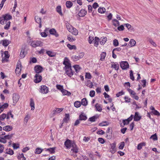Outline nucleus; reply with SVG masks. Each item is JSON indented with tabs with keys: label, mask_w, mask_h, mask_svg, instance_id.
<instances>
[{
	"label": "nucleus",
	"mask_w": 160,
	"mask_h": 160,
	"mask_svg": "<svg viewBox=\"0 0 160 160\" xmlns=\"http://www.w3.org/2000/svg\"><path fill=\"white\" fill-rule=\"evenodd\" d=\"M63 64L65 65L64 68L65 70V72L67 75L70 77H71L73 74V72L71 68V64L69 62L68 59L65 57L64 58Z\"/></svg>",
	"instance_id": "f257e3e1"
},
{
	"label": "nucleus",
	"mask_w": 160,
	"mask_h": 160,
	"mask_svg": "<svg viewBox=\"0 0 160 160\" xmlns=\"http://www.w3.org/2000/svg\"><path fill=\"white\" fill-rule=\"evenodd\" d=\"M12 18V16L9 14L3 15L2 17H0V23L2 24H4Z\"/></svg>",
	"instance_id": "f03ea898"
},
{
	"label": "nucleus",
	"mask_w": 160,
	"mask_h": 160,
	"mask_svg": "<svg viewBox=\"0 0 160 160\" xmlns=\"http://www.w3.org/2000/svg\"><path fill=\"white\" fill-rule=\"evenodd\" d=\"M72 148L71 149V151L70 152L71 153L72 155L74 157H76L77 155L75 154L74 155L72 154V153L73 152H74L75 153H78L79 151V149L75 143H72Z\"/></svg>",
	"instance_id": "7ed1b4c3"
},
{
	"label": "nucleus",
	"mask_w": 160,
	"mask_h": 160,
	"mask_svg": "<svg viewBox=\"0 0 160 160\" xmlns=\"http://www.w3.org/2000/svg\"><path fill=\"white\" fill-rule=\"evenodd\" d=\"M40 89L39 92L42 94H46L49 91L48 88L45 85H42Z\"/></svg>",
	"instance_id": "20e7f679"
},
{
	"label": "nucleus",
	"mask_w": 160,
	"mask_h": 160,
	"mask_svg": "<svg viewBox=\"0 0 160 160\" xmlns=\"http://www.w3.org/2000/svg\"><path fill=\"white\" fill-rule=\"evenodd\" d=\"M120 66L123 70H126L129 68V65L127 62L122 61L120 64Z\"/></svg>",
	"instance_id": "39448f33"
},
{
	"label": "nucleus",
	"mask_w": 160,
	"mask_h": 160,
	"mask_svg": "<svg viewBox=\"0 0 160 160\" xmlns=\"http://www.w3.org/2000/svg\"><path fill=\"white\" fill-rule=\"evenodd\" d=\"M43 69V68L39 65L36 66L34 68V71L36 74H39V73L42 72Z\"/></svg>",
	"instance_id": "423d86ee"
},
{
	"label": "nucleus",
	"mask_w": 160,
	"mask_h": 160,
	"mask_svg": "<svg viewBox=\"0 0 160 160\" xmlns=\"http://www.w3.org/2000/svg\"><path fill=\"white\" fill-rule=\"evenodd\" d=\"M34 82L36 83H38L41 82L42 78L41 75L38 74H36L34 76Z\"/></svg>",
	"instance_id": "0eeeda50"
},
{
	"label": "nucleus",
	"mask_w": 160,
	"mask_h": 160,
	"mask_svg": "<svg viewBox=\"0 0 160 160\" xmlns=\"http://www.w3.org/2000/svg\"><path fill=\"white\" fill-rule=\"evenodd\" d=\"M31 45L34 48L38 46H42V42L40 41H33L31 42Z\"/></svg>",
	"instance_id": "6e6552de"
},
{
	"label": "nucleus",
	"mask_w": 160,
	"mask_h": 160,
	"mask_svg": "<svg viewBox=\"0 0 160 160\" xmlns=\"http://www.w3.org/2000/svg\"><path fill=\"white\" fill-rule=\"evenodd\" d=\"M72 143H75V142L70 140L67 139L65 142L64 145L67 148H70L72 147Z\"/></svg>",
	"instance_id": "1a4fd4ad"
},
{
	"label": "nucleus",
	"mask_w": 160,
	"mask_h": 160,
	"mask_svg": "<svg viewBox=\"0 0 160 160\" xmlns=\"http://www.w3.org/2000/svg\"><path fill=\"white\" fill-rule=\"evenodd\" d=\"M21 71V65L20 62H18L15 72L16 74L19 75Z\"/></svg>",
	"instance_id": "9d476101"
},
{
	"label": "nucleus",
	"mask_w": 160,
	"mask_h": 160,
	"mask_svg": "<svg viewBox=\"0 0 160 160\" xmlns=\"http://www.w3.org/2000/svg\"><path fill=\"white\" fill-rule=\"evenodd\" d=\"M110 146L111 147L110 148V151L112 153H114L116 151V143L115 142H114L110 144Z\"/></svg>",
	"instance_id": "9b49d317"
},
{
	"label": "nucleus",
	"mask_w": 160,
	"mask_h": 160,
	"mask_svg": "<svg viewBox=\"0 0 160 160\" xmlns=\"http://www.w3.org/2000/svg\"><path fill=\"white\" fill-rule=\"evenodd\" d=\"M19 98V96L18 95L14 93L13 94L12 99L13 101V105H15L16 102L18 101Z\"/></svg>",
	"instance_id": "f8f14e48"
},
{
	"label": "nucleus",
	"mask_w": 160,
	"mask_h": 160,
	"mask_svg": "<svg viewBox=\"0 0 160 160\" xmlns=\"http://www.w3.org/2000/svg\"><path fill=\"white\" fill-rule=\"evenodd\" d=\"M87 13V11L84 9H82L78 13V15L79 17H84Z\"/></svg>",
	"instance_id": "ddd939ff"
},
{
	"label": "nucleus",
	"mask_w": 160,
	"mask_h": 160,
	"mask_svg": "<svg viewBox=\"0 0 160 160\" xmlns=\"http://www.w3.org/2000/svg\"><path fill=\"white\" fill-rule=\"evenodd\" d=\"M49 32L50 34L54 35L56 37L59 36L56 30L54 28L50 29L49 30Z\"/></svg>",
	"instance_id": "4468645a"
},
{
	"label": "nucleus",
	"mask_w": 160,
	"mask_h": 160,
	"mask_svg": "<svg viewBox=\"0 0 160 160\" xmlns=\"http://www.w3.org/2000/svg\"><path fill=\"white\" fill-rule=\"evenodd\" d=\"M87 118L86 115L83 113H82L79 116V119L80 120H86Z\"/></svg>",
	"instance_id": "2eb2a0df"
},
{
	"label": "nucleus",
	"mask_w": 160,
	"mask_h": 160,
	"mask_svg": "<svg viewBox=\"0 0 160 160\" xmlns=\"http://www.w3.org/2000/svg\"><path fill=\"white\" fill-rule=\"evenodd\" d=\"M12 129V127L9 125H7L3 127V130L7 132L11 131Z\"/></svg>",
	"instance_id": "dca6fc26"
},
{
	"label": "nucleus",
	"mask_w": 160,
	"mask_h": 160,
	"mask_svg": "<svg viewBox=\"0 0 160 160\" xmlns=\"http://www.w3.org/2000/svg\"><path fill=\"white\" fill-rule=\"evenodd\" d=\"M141 117L139 115L138 112H136L134 116V120L136 121H139L141 118Z\"/></svg>",
	"instance_id": "f3484780"
},
{
	"label": "nucleus",
	"mask_w": 160,
	"mask_h": 160,
	"mask_svg": "<svg viewBox=\"0 0 160 160\" xmlns=\"http://www.w3.org/2000/svg\"><path fill=\"white\" fill-rule=\"evenodd\" d=\"M132 120L131 118H128L127 119L123 120H122V123H123V125L122 126L123 127L125 125H127L129 124V122Z\"/></svg>",
	"instance_id": "a211bd4d"
},
{
	"label": "nucleus",
	"mask_w": 160,
	"mask_h": 160,
	"mask_svg": "<svg viewBox=\"0 0 160 160\" xmlns=\"http://www.w3.org/2000/svg\"><path fill=\"white\" fill-rule=\"evenodd\" d=\"M30 105L31 107V110H33L35 109V104L34 101L32 98L30 99Z\"/></svg>",
	"instance_id": "6ab92c4d"
},
{
	"label": "nucleus",
	"mask_w": 160,
	"mask_h": 160,
	"mask_svg": "<svg viewBox=\"0 0 160 160\" xmlns=\"http://www.w3.org/2000/svg\"><path fill=\"white\" fill-rule=\"evenodd\" d=\"M136 43V41L133 39H131L130 40L129 42V46L132 47L134 46Z\"/></svg>",
	"instance_id": "aec40b11"
},
{
	"label": "nucleus",
	"mask_w": 160,
	"mask_h": 160,
	"mask_svg": "<svg viewBox=\"0 0 160 160\" xmlns=\"http://www.w3.org/2000/svg\"><path fill=\"white\" fill-rule=\"evenodd\" d=\"M100 43L102 45L104 44L107 41V38L105 37L103 38H101L100 39Z\"/></svg>",
	"instance_id": "412c9836"
},
{
	"label": "nucleus",
	"mask_w": 160,
	"mask_h": 160,
	"mask_svg": "<svg viewBox=\"0 0 160 160\" xmlns=\"http://www.w3.org/2000/svg\"><path fill=\"white\" fill-rule=\"evenodd\" d=\"M70 32H71L72 34L75 35H77L78 33V30L74 28H73L72 30L71 31H70Z\"/></svg>",
	"instance_id": "4be33fe9"
},
{
	"label": "nucleus",
	"mask_w": 160,
	"mask_h": 160,
	"mask_svg": "<svg viewBox=\"0 0 160 160\" xmlns=\"http://www.w3.org/2000/svg\"><path fill=\"white\" fill-rule=\"evenodd\" d=\"M26 55V52L24 49H22L21 50L20 54V56L21 58H23Z\"/></svg>",
	"instance_id": "5701e85b"
},
{
	"label": "nucleus",
	"mask_w": 160,
	"mask_h": 160,
	"mask_svg": "<svg viewBox=\"0 0 160 160\" xmlns=\"http://www.w3.org/2000/svg\"><path fill=\"white\" fill-rule=\"evenodd\" d=\"M146 145L145 142H142L139 144L137 147V149L138 150L141 149L142 147Z\"/></svg>",
	"instance_id": "b1692460"
},
{
	"label": "nucleus",
	"mask_w": 160,
	"mask_h": 160,
	"mask_svg": "<svg viewBox=\"0 0 160 160\" xmlns=\"http://www.w3.org/2000/svg\"><path fill=\"white\" fill-rule=\"evenodd\" d=\"M56 11L60 15L62 16L63 14L62 12L61 7L60 6H58L56 8Z\"/></svg>",
	"instance_id": "393cba45"
},
{
	"label": "nucleus",
	"mask_w": 160,
	"mask_h": 160,
	"mask_svg": "<svg viewBox=\"0 0 160 160\" xmlns=\"http://www.w3.org/2000/svg\"><path fill=\"white\" fill-rule=\"evenodd\" d=\"M106 53L105 52H103L101 54V58L100 60L101 61H103L106 56Z\"/></svg>",
	"instance_id": "a878e982"
},
{
	"label": "nucleus",
	"mask_w": 160,
	"mask_h": 160,
	"mask_svg": "<svg viewBox=\"0 0 160 160\" xmlns=\"http://www.w3.org/2000/svg\"><path fill=\"white\" fill-rule=\"evenodd\" d=\"M61 92L62 93V94L64 95H67L68 96H70L71 94V92L64 89Z\"/></svg>",
	"instance_id": "bb28decb"
},
{
	"label": "nucleus",
	"mask_w": 160,
	"mask_h": 160,
	"mask_svg": "<svg viewBox=\"0 0 160 160\" xmlns=\"http://www.w3.org/2000/svg\"><path fill=\"white\" fill-rule=\"evenodd\" d=\"M111 67L115 69V70H118L119 68V65L118 64L113 63L112 64Z\"/></svg>",
	"instance_id": "cd10ccee"
},
{
	"label": "nucleus",
	"mask_w": 160,
	"mask_h": 160,
	"mask_svg": "<svg viewBox=\"0 0 160 160\" xmlns=\"http://www.w3.org/2000/svg\"><path fill=\"white\" fill-rule=\"evenodd\" d=\"M18 160H26V158L24 157L23 153H22L18 156Z\"/></svg>",
	"instance_id": "c85d7f7f"
},
{
	"label": "nucleus",
	"mask_w": 160,
	"mask_h": 160,
	"mask_svg": "<svg viewBox=\"0 0 160 160\" xmlns=\"http://www.w3.org/2000/svg\"><path fill=\"white\" fill-rule=\"evenodd\" d=\"M74 70H75L76 72L77 73L81 69V68L80 67L79 65H75L73 66Z\"/></svg>",
	"instance_id": "c756f323"
},
{
	"label": "nucleus",
	"mask_w": 160,
	"mask_h": 160,
	"mask_svg": "<svg viewBox=\"0 0 160 160\" xmlns=\"http://www.w3.org/2000/svg\"><path fill=\"white\" fill-rule=\"evenodd\" d=\"M99 39L98 38L95 37L94 39V46L97 47L99 43Z\"/></svg>",
	"instance_id": "7c9ffc66"
},
{
	"label": "nucleus",
	"mask_w": 160,
	"mask_h": 160,
	"mask_svg": "<svg viewBox=\"0 0 160 160\" xmlns=\"http://www.w3.org/2000/svg\"><path fill=\"white\" fill-rule=\"evenodd\" d=\"M43 149L40 148H37L35 150V152L36 154H39L42 151Z\"/></svg>",
	"instance_id": "2f4dec72"
},
{
	"label": "nucleus",
	"mask_w": 160,
	"mask_h": 160,
	"mask_svg": "<svg viewBox=\"0 0 160 160\" xmlns=\"http://www.w3.org/2000/svg\"><path fill=\"white\" fill-rule=\"evenodd\" d=\"M95 107L97 111L101 112L102 110V108L100 104L98 103L96 104L95 105Z\"/></svg>",
	"instance_id": "473e14b6"
},
{
	"label": "nucleus",
	"mask_w": 160,
	"mask_h": 160,
	"mask_svg": "<svg viewBox=\"0 0 160 160\" xmlns=\"http://www.w3.org/2000/svg\"><path fill=\"white\" fill-rule=\"evenodd\" d=\"M69 114H66L65 115V117L63 119V121L65 122H67L69 120Z\"/></svg>",
	"instance_id": "72a5a7b5"
},
{
	"label": "nucleus",
	"mask_w": 160,
	"mask_h": 160,
	"mask_svg": "<svg viewBox=\"0 0 160 160\" xmlns=\"http://www.w3.org/2000/svg\"><path fill=\"white\" fill-rule=\"evenodd\" d=\"M98 118V116H94L89 118V120L91 122H94Z\"/></svg>",
	"instance_id": "f704fd0d"
},
{
	"label": "nucleus",
	"mask_w": 160,
	"mask_h": 160,
	"mask_svg": "<svg viewBox=\"0 0 160 160\" xmlns=\"http://www.w3.org/2000/svg\"><path fill=\"white\" fill-rule=\"evenodd\" d=\"M46 53L49 56L51 57H53L55 56V54L51 51H47Z\"/></svg>",
	"instance_id": "c9c22d12"
},
{
	"label": "nucleus",
	"mask_w": 160,
	"mask_h": 160,
	"mask_svg": "<svg viewBox=\"0 0 160 160\" xmlns=\"http://www.w3.org/2000/svg\"><path fill=\"white\" fill-rule=\"evenodd\" d=\"M6 153L10 155H12L13 154V151L11 149H7L6 150Z\"/></svg>",
	"instance_id": "e433bc0d"
},
{
	"label": "nucleus",
	"mask_w": 160,
	"mask_h": 160,
	"mask_svg": "<svg viewBox=\"0 0 160 160\" xmlns=\"http://www.w3.org/2000/svg\"><path fill=\"white\" fill-rule=\"evenodd\" d=\"M67 46L70 50L72 49L75 50L76 49V47L74 45H71L69 44H68L67 45Z\"/></svg>",
	"instance_id": "4c0bfd02"
},
{
	"label": "nucleus",
	"mask_w": 160,
	"mask_h": 160,
	"mask_svg": "<svg viewBox=\"0 0 160 160\" xmlns=\"http://www.w3.org/2000/svg\"><path fill=\"white\" fill-rule=\"evenodd\" d=\"M106 11L105 8L103 7H100L99 8L98 11L99 13H104Z\"/></svg>",
	"instance_id": "58836bf2"
},
{
	"label": "nucleus",
	"mask_w": 160,
	"mask_h": 160,
	"mask_svg": "<svg viewBox=\"0 0 160 160\" xmlns=\"http://www.w3.org/2000/svg\"><path fill=\"white\" fill-rule=\"evenodd\" d=\"M81 104L84 106H86L88 104V102L86 98H83L82 99Z\"/></svg>",
	"instance_id": "ea45409f"
},
{
	"label": "nucleus",
	"mask_w": 160,
	"mask_h": 160,
	"mask_svg": "<svg viewBox=\"0 0 160 160\" xmlns=\"http://www.w3.org/2000/svg\"><path fill=\"white\" fill-rule=\"evenodd\" d=\"M66 6L67 8H70L72 5V3L70 1H67L66 3Z\"/></svg>",
	"instance_id": "a19ab883"
},
{
	"label": "nucleus",
	"mask_w": 160,
	"mask_h": 160,
	"mask_svg": "<svg viewBox=\"0 0 160 160\" xmlns=\"http://www.w3.org/2000/svg\"><path fill=\"white\" fill-rule=\"evenodd\" d=\"M35 20L36 22L38 23L41 22V18L38 16H36L35 17Z\"/></svg>",
	"instance_id": "79ce46f5"
},
{
	"label": "nucleus",
	"mask_w": 160,
	"mask_h": 160,
	"mask_svg": "<svg viewBox=\"0 0 160 160\" xmlns=\"http://www.w3.org/2000/svg\"><path fill=\"white\" fill-rule=\"evenodd\" d=\"M112 22L113 24L116 27L118 26L119 25L118 21L116 19H113Z\"/></svg>",
	"instance_id": "37998d69"
},
{
	"label": "nucleus",
	"mask_w": 160,
	"mask_h": 160,
	"mask_svg": "<svg viewBox=\"0 0 160 160\" xmlns=\"http://www.w3.org/2000/svg\"><path fill=\"white\" fill-rule=\"evenodd\" d=\"M13 134H11L10 135H8L4 136L5 138L6 139V140H9L12 138L13 136Z\"/></svg>",
	"instance_id": "c03bdc74"
},
{
	"label": "nucleus",
	"mask_w": 160,
	"mask_h": 160,
	"mask_svg": "<svg viewBox=\"0 0 160 160\" xmlns=\"http://www.w3.org/2000/svg\"><path fill=\"white\" fill-rule=\"evenodd\" d=\"M81 105V103L80 102L77 101L75 102L74 103V105L75 107L78 108Z\"/></svg>",
	"instance_id": "a18cd8bd"
},
{
	"label": "nucleus",
	"mask_w": 160,
	"mask_h": 160,
	"mask_svg": "<svg viewBox=\"0 0 160 160\" xmlns=\"http://www.w3.org/2000/svg\"><path fill=\"white\" fill-rule=\"evenodd\" d=\"M9 44V42L8 40H3V45L7 47Z\"/></svg>",
	"instance_id": "49530a36"
},
{
	"label": "nucleus",
	"mask_w": 160,
	"mask_h": 160,
	"mask_svg": "<svg viewBox=\"0 0 160 160\" xmlns=\"http://www.w3.org/2000/svg\"><path fill=\"white\" fill-rule=\"evenodd\" d=\"M66 28L70 32L72 29H73V27L69 24L68 23L66 25Z\"/></svg>",
	"instance_id": "de8ad7c7"
},
{
	"label": "nucleus",
	"mask_w": 160,
	"mask_h": 160,
	"mask_svg": "<svg viewBox=\"0 0 160 160\" xmlns=\"http://www.w3.org/2000/svg\"><path fill=\"white\" fill-rule=\"evenodd\" d=\"M109 123L107 122H103L99 124V125L100 126H104L108 125Z\"/></svg>",
	"instance_id": "09e8293b"
},
{
	"label": "nucleus",
	"mask_w": 160,
	"mask_h": 160,
	"mask_svg": "<svg viewBox=\"0 0 160 160\" xmlns=\"http://www.w3.org/2000/svg\"><path fill=\"white\" fill-rule=\"evenodd\" d=\"M7 117V114L3 113L0 116V120H3Z\"/></svg>",
	"instance_id": "8fccbe9b"
},
{
	"label": "nucleus",
	"mask_w": 160,
	"mask_h": 160,
	"mask_svg": "<svg viewBox=\"0 0 160 160\" xmlns=\"http://www.w3.org/2000/svg\"><path fill=\"white\" fill-rule=\"evenodd\" d=\"M55 147L50 148H48L47 149V150L49 151L51 153H53L55 152Z\"/></svg>",
	"instance_id": "3c124183"
},
{
	"label": "nucleus",
	"mask_w": 160,
	"mask_h": 160,
	"mask_svg": "<svg viewBox=\"0 0 160 160\" xmlns=\"http://www.w3.org/2000/svg\"><path fill=\"white\" fill-rule=\"evenodd\" d=\"M0 142L4 143H6L7 142V140L5 138L4 136L2 137H0Z\"/></svg>",
	"instance_id": "603ef678"
},
{
	"label": "nucleus",
	"mask_w": 160,
	"mask_h": 160,
	"mask_svg": "<svg viewBox=\"0 0 160 160\" xmlns=\"http://www.w3.org/2000/svg\"><path fill=\"white\" fill-rule=\"evenodd\" d=\"M6 24L4 28L5 29H8L10 26V22L9 21H8L6 23Z\"/></svg>",
	"instance_id": "864d4df0"
},
{
	"label": "nucleus",
	"mask_w": 160,
	"mask_h": 160,
	"mask_svg": "<svg viewBox=\"0 0 160 160\" xmlns=\"http://www.w3.org/2000/svg\"><path fill=\"white\" fill-rule=\"evenodd\" d=\"M150 138H152L154 141L157 140H158V138L156 133H155L154 134L151 136Z\"/></svg>",
	"instance_id": "5fc2aeb1"
},
{
	"label": "nucleus",
	"mask_w": 160,
	"mask_h": 160,
	"mask_svg": "<svg viewBox=\"0 0 160 160\" xmlns=\"http://www.w3.org/2000/svg\"><path fill=\"white\" fill-rule=\"evenodd\" d=\"M118 40L116 39H115L113 41V45L115 47H117L118 45Z\"/></svg>",
	"instance_id": "6e6d98bb"
},
{
	"label": "nucleus",
	"mask_w": 160,
	"mask_h": 160,
	"mask_svg": "<svg viewBox=\"0 0 160 160\" xmlns=\"http://www.w3.org/2000/svg\"><path fill=\"white\" fill-rule=\"evenodd\" d=\"M73 60L74 61H77L80 58L78 56H76L75 55L74 56H73L72 57Z\"/></svg>",
	"instance_id": "4d7b16f0"
},
{
	"label": "nucleus",
	"mask_w": 160,
	"mask_h": 160,
	"mask_svg": "<svg viewBox=\"0 0 160 160\" xmlns=\"http://www.w3.org/2000/svg\"><path fill=\"white\" fill-rule=\"evenodd\" d=\"M56 87L58 89L60 90L61 92H62V91L63 89V86L61 85H57Z\"/></svg>",
	"instance_id": "13d9d810"
},
{
	"label": "nucleus",
	"mask_w": 160,
	"mask_h": 160,
	"mask_svg": "<svg viewBox=\"0 0 160 160\" xmlns=\"http://www.w3.org/2000/svg\"><path fill=\"white\" fill-rule=\"evenodd\" d=\"M130 94L134 96L136 94V93L133 90L130 89H128V90Z\"/></svg>",
	"instance_id": "bf43d9fd"
},
{
	"label": "nucleus",
	"mask_w": 160,
	"mask_h": 160,
	"mask_svg": "<svg viewBox=\"0 0 160 160\" xmlns=\"http://www.w3.org/2000/svg\"><path fill=\"white\" fill-rule=\"evenodd\" d=\"M29 118V116L28 115H27L25 117L24 119V123L25 124L27 123V122Z\"/></svg>",
	"instance_id": "052dcab7"
},
{
	"label": "nucleus",
	"mask_w": 160,
	"mask_h": 160,
	"mask_svg": "<svg viewBox=\"0 0 160 160\" xmlns=\"http://www.w3.org/2000/svg\"><path fill=\"white\" fill-rule=\"evenodd\" d=\"M124 142H122L120 143V144L119 147V148L120 149H122L124 146Z\"/></svg>",
	"instance_id": "680f3d73"
},
{
	"label": "nucleus",
	"mask_w": 160,
	"mask_h": 160,
	"mask_svg": "<svg viewBox=\"0 0 160 160\" xmlns=\"http://www.w3.org/2000/svg\"><path fill=\"white\" fill-rule=\"evenodd\" d=\"M130 78L133 81L134 80V78L133 74V72L132 70L130 71Z\"/></svg>",
	"instance_id": "e2e57ef3"
},
{
	"label": "nucleus",
	"mask_w": 160,
	"mask_h": 160,
	"mask_svg": "<svg viewBox=\"0 0 160 160\" xmlns=\"http://www.w3.org/2000/svg\"><path fill=\"white\" fill-rule=\"evenodd\" d=\"M149 42L154 47H156L157 46L156 43L152 39H150L149 40Z\"/></svg>",
	"instance_id": "0e129e2a"
},
{
	"label": "nucleus",
	"mask_w": 160,
	"mask_h": 160,
	"mask_svg": "<svg viewBox=\"0 0 160 160\" xmlns=\"http://www.w3.org/2000/svg\"><path fill=\"white\" fill-rule=\"evenodd\" d=\"M85 77L86 78H87L89 79H90L91 78V75L90 73L87 72L86 73Z\"/></svg>",
	"instance_id": "69168bd1"
},
{
	"label": "nucleus",
	"mask_w": 160,
	"mask_h": 160,
	"mask_svg": "<svg viewBox=\"0 0 160 160\" xmlns=\"http://www.w3.org/2000/svg\"><path fill=\"white\" fill-rule=\"evenodd\" d=\"M8 106V104L7 103H5L3 105H1V107H0V108H3L4 109V108H7Z\"/></svg>",
	"instance_id": "338daca9"
},
{
	"label": "nucleus",
	"mask_w": 160,
	"mask_h": 160,
	"mask_svg": "<svg viewBox=\"0 0 160 160\" xmlns=\"http://www.w3.org/2000/svg\"><path fill=\"white\" fill-rule=\"evenodd\" d=\"M93 86L92 82H91L90 81L88 82V83L87 84V86L89 87V88H91Z\"/></svg>",
	"instance_id": "774afa93"
}]
</instances>
